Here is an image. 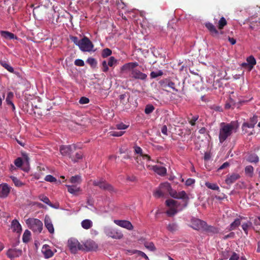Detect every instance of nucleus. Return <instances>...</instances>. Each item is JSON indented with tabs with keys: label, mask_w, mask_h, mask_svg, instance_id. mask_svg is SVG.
<instances>
[{
	"label": "nucleus",
	"mask_w": 260,
	"mask_h": 260,
	"mask_svg": "<svg viewBox=\"0 0 260 260\" xmlns=\"http://www.w3.org/2000/svg\"><path fill=\"white\" fill-rule=\"evenodd\" d=\"M238 127L237 124L234 121L230 123H221L219 134V142L222 143L233 133L236 132Z\"/></svg>",
	"instance_id": "nucleus-1"
},
{
	"label": "nucleus",
	"mask_w": 260,
	"mask_h": 260,
	"mask_svg": "<svg viewBox=\"0 0 260 260\" xmlns=\"http://www.w3.org/2000/svg\"><path fill=\"white\" fill-rule=\"evenodd\" d=\"M26 223L28 228L34 232L40 233L43 229V223L38 219L30 218L26 220Z\"/></svg>",
	"instance_id": "nucleus-2"
},
{
	"label": "nucleus",
	"mask_w": 260,
	"mask_h": 260,
	"mask_svg": "<svg viewBox=\"0 0 260 260\" xmlns=\"http://www.w3.org/2000/svg\"><path fill=\"white\" fill-rule=\"evenodd\" d=\"M166 205L169 207V209L167 211L169 216L175 215L178 211L182 209V208H179L178 202L174 200L170 199L166 201Z\"/></svg>",
	"instance_id": "nucleus-3"
},
{
	"label": "nucleus",
	"mask_w": 260,
	"mask_h": 260,
	"mask_svg": "<svg viewBox=\"0 0 260 260\" xmlns=\"http://www.w3.org/2000/svg\"><path fill=\"white\" fill-rule=\"evenodd\" d=\"M104 232L107 236L114 239H120L123 237V234L120 231L109 226L104 228Z\"/></svg>",
	"instance_id": "nucleus-4"
},
{
	"label": "nucleus",
	"mask_w": 260,
	"mask_h": 260,
	"mask_svg": "<svg viewBox=\"0 0 260 260\" xmlns=\"http://www.w3.org/2000/svg\"><path fill=\"white\" fill-rule=\"evenodd\" d=\"M94 45L90 40L86 37L81 39L79 44V49L83 52L94 51L93 50Z\"/></svg>",
	"instance_id": "nucleus-5"
},
{
	"label": "nucleus",
	"mask_w": 260,
	"mask_h": 260,
	"mask_svg": "<svg viewBox=\"0 0 260 260\" xmlns=\"http://www.w3.org/2000/svg\"><path fill=\"white\" fill-rule=\"evenodd\" d=\"M169 193L170 196L174 198L183 200V201L184 202L183 207H186L188 204L189 197L185 191L183 190L180 191H176V190H173L171 187V190L169 191Z\"/></svg>",
	"instance_id": "nucleus-6"
},
{
	"label": "nucleus",
	"mask_w": 260,
	"mask_h": 260,
	"mask_svg": "<svg viewBox=\"0 0 260 260\" xmlns=\"http://www.w3.org/2000/svg\"><path fill=\"white\" fill-rule=\"evenodd\" d=\"M68 246L72 253H76L78 250H82L83 246L74 238L70 239L68 241Z\"/></svg>",
	"instance_id": "nucleus-7"
},
{
	"label": "nucleus",
	"mask_w": 260,
	"mask_h": 260,
	"mask_svg": "<svg viewBox=\"0 0 260 260\" xmlns=\"http://www.w3.org/2000/svg\"><path fill=\"white\" fill-rule=\"evenodd\" d=\"M171 190V186L168 182H165L161 184L158 188L154 192L153 195L155 198H159L163 197L166 192H169Z\"/></svg>",
	"instance_id": "nucleus-8"
},
{
	"label": "nucleus",
	"mask_w": 260,
	"mask_h": 260,
	"mask_svg": "<svg viewBox=\"0 0 260 260\" xmlns=\"http://www.w3.org/2000/svg\"><path fill=\"white\" fill-rule=\"evenodd\" d=\"M190 226L194 230L200 231L203 230L206 227V222L198 218H192L190 222Z\"/></svg>",
	"instance_id": "nucleus-9"
},
{
	"label": "nucleus",
	"mask_w": 260,
	"mask_h": 260,
	"mask_svg": "<svg viewBox=\"0 0 260 260\" xmlns=\"http://www.w3.org/2000/svg\"><path fill=\"white\" fill-rule=\"evenodd\" d=\"M93 184L94 186H99L100 188L109 190L113 191V188L110 184L107 183L103 179H98L94 180Z\"/></svg>",
	"instance_id": "nucleus-10"
},
{
	"label": "nucleus",
	"mask_w": 260,
	"mask_h": 260,
	"mask_svg": "<svg viewBox=\"0 0 260 260\" xmlns=\"http://www.w3.org/2000/svg\"><path fill=\"white\" fill-rule=\"evenodd\" d=\"M256 61L253 55H250L246 58V62H243L241 66L243 68H245L250 71L252 70L254 66L256 64Z\"/></svg>",
	"instance_id": "nucleus-11"
},
{
	"label": "nucleus",
	"mask_w": 260,
	"mask_h": 260,
	"mask_svg": "<svg viewBox=\"0 0 260 260\" xmlns=\"http://www.w3.org/2000/svg\"><path fill=\"white\" fill-rule=\"evenodd\" d=\"M138 66V63L137 62H131L125 63L121 68V71L123 73H128L131 72L132 74L133 71H134L137 67Z\"/></svg>",
	"instance_id": "nucleus-12"
},
{
	"label": "nucleus",
	"mask_w": 260,
	"mask_h": 260,
	"mask_svg": "<svg viewBox=\"0 0 260 260\" xmlns=\"http://www.w3.org/2000/svg\"><path fill=\"white\" fill-rule=\"evenodd\" d=\"M75 149V147L71 145L61 146L60 147V152L62 155L68 156L70 158L71 157V154Z\"/></svg>",
	"instance_id": "nucleus-13"
},
{
	"label": "nucleus",
	"mask_w": 260,
	"mask_h": 260,
	"mask_svg": "<svg viewBox=\"0 0 260 260\" xmlns=\"http://www.w3.org/2000/svg\"><path fill=\"white\" fill-rule=\"evenodd\" d=\"M82 245L84 247L83 250L87 251L94 250L98 248V245L96 243L91 240H87Z\"/></svg>",
	"instance_id": "nucleus-14"
},
{
	"label": "nucleus",
	"mask_w": 260,
	"mask_h": 260,
	"mask_svg": "<svg viewBox=\"0 0 260 260\" xmlns=\"http://www.w3.org/2000/svg\"><path fill=\"white\" fill-rule=\"evenodd\" d=\"M114 222L117 225L128 230H132L134 228L131 222L127 220H114Z\"/></svg>",
	"instance_id": "nucleus-15"
},
{
	"label": "nucleus",
	"mask_w": 260,
	"mask_h": 260,
	"mask_svg": "<svg viewBox=\"0 0 260 260\" xmlns=\"http://www.w3.org/2000/svg\"><path fill=\"white\" fill-rule=\"evenodd\" d=\"M22 251L21 249L16 248L9 249L7 252V255L11 259L19 257L22 255Z\"/></svg>",
	"instance_id": "nucleus-16"
},
{
	"label": "nucleus",
	"mask_w": 260,
	"mask_h": 260,
	"mask_svg": "<svg viewBox=\"0 0 260 260\" xmlns=\"http://www.w3.org/2000/svg\"><path fill=\"white\" fill-rule=\"evenodd\" d=\"M10 191V187L6 183L0 184V198H6Z\"/></svg>",
	"instance_id": "nucleus-17"
},
{
	"label": "nucleus",
	"mask_w": 260,
	"mask_h": 260,
	"mask_svg": "<svg viewBox=\"0 0 260 260\" xmlns=\"http://www.w3.org/2000/svg\"><path fill=\"white\" fill-rule=\"evenodd\" d=\"M44 224L46 229L50 234H53L54 232V226L52 220L50 217L46 215L44 219Z\"/></svg>",
	"instance_id": "nucleus-18"
},
{
	"label": "nucleus",
	"mask_w": 260,
	"mask_h": 260,
	"mask_svg": "<svg viewBox=\"0 0 260 260\" xmlns=\"http://www.w3.org/2000/svg\"><path fill=\"white\" fill-rule=\"evenodd\" d=\"M136 162L135 163V166L140 169L141 170L144 168V162L145 160H148L146 158H144L142 155H137L134 157Z\"/></svg>",
	"instance_id": "nucleus-19"
},
{
	"label": "nucleus",
	"mask_w": 260,
	"mask_h": 260,
	"mask_svg": "<svg viewBox=\"0 0 260 260\" xmlns=\"http://www.w3.org/2000/svg\"><path fill=\"white\" fill-rule=\"evenodd\" d=\"M130 76L132 78L140 80H145L146 79L147 77L146 74L142 73L139 70L136 69H135V70L133 71V74H131Z\"/></svg>",
	"instance_id": "nucleus-20"
},
{
	"label": "nucleus",
	"mask_w": 260,
	"mask_h": 260,
	"mask_svg": "<svg viewBox=\"0 0 260 260\" xmlns=\"http://www.w3.org/2000/svg\"><path fill=\"white\" fill-rule=\"evenodd\" d=\"M42 252L46 258L51 257L53 255V252L47 245H44L42 248Z\"/></svg>",
	"instance_id": "nucleus-21"
},
{
	"label": "nucleus",
	"mask_w": 260,
	"mask_h": 260,
	"mask_svg": "<svg viewBox=\"0 0 260 260\" xmlns=\"http://www.w3.org/2000/svg\"><path fill=\"white\" fill-rule=\"evenodd\" d=\"M257 116H253L250 119L249 122H244L242 125V127H248V128H253L254 127L255 124L257 122Z\"/></svg>",
	"instance_id": "nucleus-22"
},
{
	"label": "nucleus",
	"mask_w": 260,
	"mask_h": 260,
	"mask_svg": "<svg viewBox=\"0 0 260 260\" xmlns=\"http://www.w3.org/2000/svg\"><path fill=\"white\" fill-rule=\"evenodd\" d=\"M239 178L240 175L238 174L233 173L227 177L226 179H225V183L229 185L235 182Z\"/></svg>",
	"instance_id": "nucleus-23"
},
{
	"label": "nucleus",
	"mask_w": 260,
	"mask_h": 260,
	"mask_svg": "<svg viewBox=\"0 0 260 260\" xmlns=\"http://www.w3.org/2000/svg\"><path fill=\"white\" fill-rule=\"evenodd\" d=\"M11 229L14 232L20 233L22 228L19 222L17 220H13L11 223Z\"/></svg>",
	"instance_id": "nucleus-24"
},
{
	"label": "nucleus",
	"mask_w": 260,
	"mask_h": 260,
	"mask_svg": "<svg viewBox=\"0 0 260 260\" xmlns=\"http://www.w3.org/2000/svg\"><path fill=\"white\" fill-rule=\"evenodd\" d=\"M0 34L3 38L7 40L17 39V37L9 31L1 30Z\"/></svg>",
	"instance_id": "nucleus-25"
},
{
	"label": "nucleus",
	"mask_w": 260,
	"mask_h": 260,
	"mask_svg": "<svg viewBox=\"0 0 260 260\" xmlns=\"http://www.w3.org/2000/svg\"><path fill=\"white\" fill-rule=\"evenodd\" d=\"M152 170L159 175L164 176L167 173L166 168L162 166H154L152 167Z\"/></svg>",
	"instance_id": "nucleus-26"
},
{
	"label": "nucleus",
	"mask_w": 260,
	"mask_h": 260,
	"mask_svg": "<svg viewBox=\"0 0 260 260\" xmlns=\"http://www.w3.org/2000/svg\"><path fill=\"white\" fill-rule=\"evenodd\" d=\"M245 220L244 217H240L239 218L236 219L230 226L229 230L231 231L235 230L242 222V220Z\"/></svg>",
	"instance_id": "nucleus-27"
},
{
	"label": "nucleus",
	"mask_w": 260,
	"mask_h": 260,
	"mask_svg": "<svg viewBox=\"0 0 260 260\" xmlns=\"http://www.w3.org/2000/svg\"><path fill=\"white\" fill-rule=\"evenodd\" d=\"M242 228L246 234H248V231L252 226V223L250 221L247 220L246 221H242Z\"/></svg>",
	"instance_id": "nucleus-28"
},
{
	"label": "nucleus",
	"mask_w": 260,
	"mask_h": 260,
	"mask_svg": "<svg viewBox=\"0 0 260 260\" xmlns=\"http://www.w3.org/2000/svg\"><path fill=\"white\" fill-rule=\"evenodd\" d=\"M134 149L135 154H137V155H142L143 156L144 158H146L148 159V160H150V156L146 154H144L141 147L138 146H135L134 147Z\"/></svg>",
	"instance_id": "nucleus-29"
},
{
	"label": "nucleus",
	"mask_w": 260,
	"mask_h": 260,
	"mask_svg": "<svg viewBox=\"0 0 260 260\" xmlns=\"http://www.w3.org/2000/svg\"><path fill=\"white\" fill-rule=\"evenodd\" d=\"M82 227L85 230L90 229L93 225L92 221L90 219H84L81 223Z\"/></svg>",
	"instance_id": "nucleus-30"
},
{
	"label": "nucleus",
	"mask_w": 260,
	"mask_h": 260,
	"mask_svg": "<svg viewBox=\"0 0 260 260\" xmlns=\"http://www.w3.org/2000/svg\"><path fill=\"white\" fill-rule=\"evenodd\" d=\"M68 187V191L72 194H75L80 191V188L76 185H66Z\"/></svg>",
	"instance_id": "nucleus-31"
},
{
	"label": "nucleus",
	"mask_w": 260,
	"mask_h": 260,
	"mask_svg": "<svg viewBox=\"0 0 260 260\" xmlns=\"http://www.w3.org/2000/svg\"><path fill=\"white\" fill-rule=\"evenodd\" d=\"M205 185L206 187H207L208 188L213 190H216L218 191H219V187L217 185V184L214 183H210L209 182H205Z\"/></svg>",
	"instance_id": "nucleus-32"
},
{
	"label": "nucleus",
	"mask_w": 260,
	"mask_h": 260,
	"mask_svg": "<svg viewBox=\"0 0 260 260\" xmlns=\"http://www.w3.org/2000/svg\"><path fill=\"white\" fill-rule=\"evenodd\" d=\"M14 94L12 92H9L7 94V96L6 99V101L8 105H11L13 108L15 109V106L14 104L12 103L11 100L13 98Z\"/></svg>",
	"instance_id": "nucleus-33"
},
{
	"label": "nucleus",
	"mask_w": 260,
	"mask_h": 260,
	"mask_svg": "<svg viewBox=\"0 0 260 260\" xmlns=\"http://www.w3.org/2000/svg\"><path fill=\"white\" fill-rule=\"evenodd\" d=\"M31 236V233L28 230H26L23 235L22 237V240L24 243L28 242L30 239Z\"/></svg>",
	"instance_id": "nucleus-34"
},
{
	"label": "nucleus",
	"mask_w": 260,
	"mask_h": 260,
	"mask_svg": "<svg viewBox=\"0 0 260 260\" xmlns=\"http://www.w3.org/2000/svg\"><path fill=\"white\" fill-rule=\"evenodd\" d=\"M206 26L212 34L216 35L218 34V31L216 30L215 26L212 23H207L206 24Z\"/></svg>",
	"instance_id": "nucleus-35"
},
{
	"label": "nucleus",
	"mask_w": 260,
	"mask_h": 260,
	"mask_svg": "<svg viewBox=\"0 0 260 260\" xmlns=\"http://www.w3.org/2000/svg\"><path fill=\"white\" fill-rule=\"evenodd\" d=\"M10 178L16 186L21 187L24 184L17 178L14 176H11Z\"/></svg>",
	"instance_id": "nucleus-36"
},
{
	"label": "nucleus",
	"mask_w": 260,
	"mask_h": 260,
	"mask_svg": "<svg viewBox=\"0 0 260 260\" xmlns=\"http://www.w3.org/2000/svg\"><path fill=\"white\" fill-rule=\"evenodd\" d=\"M167 229L169 231L174 232L178 230V226L175 223H170L168 225Z\"/></svg>",
	"instance_id": "nucleus-37"
},
{
	"label": "nucleus",
	"mask_w": 260,
	"mask_h": 260,
	"mask_svg": "<svg viewBox=\"0 0 260 260\" xmlns=\"http://www.w3.org/2000/svg\"><path fill=\"white\" fill-rule=\"evenodd\" d=\"M247 160L250 162H257L258 161V157L255 154H250L248 156Z\"/></svg>",
	"instance_id": "nucleus-38"
},
{
	"label": "nucleus",
	"mask_w": 260,
	"mask_h": 260,
	"mask_svg": "<svg viewBox=\"0 0 260 260\" xmlns=\"http://www.w3.org/2000/svg\"><path fill=\"white\" fill-rule=\"evenodd\" d=\"M229 260H246V259L244 256H241L240 257L238 254L235 252H233Z\"/></svg>",
	"instance_id": "nucleus-39"
},
{
	"label": "nucleus",
	"mask_w": 260,
	"mask_h": 260,
	"mask_svg": "<svg viewBox=\"0 0 260 260\" xmlns=\"http://www.w3.org/2000/svg\"><path fill=\"white\" fill-rule=\"evenodd\" d=\"M163 75V72L161 70L157 71H153L150 73V76L152 78H155L157 77L161 76Z\"/></svg>",
	"instance_id": "nucleus-40"
},
{
	"label": "nucleus",
	"mask_w": 260,
	"mask_h": 260,
	"mask_svg": "<svg viewBox=\"0 0 260 260\" xmlns=\"http://www.w3.org/2000/svg\"><path fill=\"white\" fill-rule=\"evenodd\" d=\"M1 65L11 73L14 72V69L5 61H1Z\"/></svg>",
	"instance_id": "nucleus-41"
},
{
	"label": "nucleus",
	"mask_w": 260,
	"mask_h": 260,
	"mask_svg": "<svg viewBox=\"0 0 260 260\" xmlns=\"http://www.w3.org/2000/svg\"><path fill=\"white\" fill-rule=\"evenodd\" d=\"M112 54V51L109 48H105L103 49L102 52V56L103 57L105 58L109 56Z\"/></svg>",
	"instance_id": "nucleus-42"
},
{
	"label": "nucleus",
	"mask_w": 260,
	"mask_h": 260,
	"mask_svg": "<svg viewBox=\"0 0 260 260\" xmlns=\"http://www.w3.org/2000/svg\"><path fill=\"white\" fill-rule=\"evenodd\" d=\"M203 231H206L208 232H210V233H215L217 232V230L216 228H215L214 227L212 226L208 225L206 222V227L203 229Z\"/></svg>",
	"instance_id": "nucleus-43"
},
{
	"label": "nucleus",
	"mask_w": 260,
	"mask_h": 260,
	"mask_svg": "<svg viewBox=\"0 0 260 260\" xmlns=\"http://www.w3.org/2000/svg\"><path fill=\"white\" fill-rule=\"evenodd\" d=\"M154 110V107L152 105H147L145 109V113L146 114H149Z\"/></svg>",
	"instance_id": "nucleus-44"
},
{
	"label": "nucleus",
	"mask_w": 260,
	"mask_h": 260,
	"mask_svg": "<svg viewBox=\"0 0 260 260\" xmlns=\"http://www.w3.org/2000/svg\"><path fill=\"white\" fill-rule=\"evenodd\" d=\"M82 157V154L81 152H77L75 156L72 155L71 158L73 161L76 162L78 160L81 159Z\"/></svg>",
	"instance_id": "nucleus-45"
},
{
	"label": "nucleus",
	"mask_w": 260,
	"mask_h": 260,
	"mask_svg": "<svg viewBox=\"0 0 260 260\" xmlns=\"http://www.w3.org/2000/svg\"><path fill=\"white\" fill-rule=\"evenodd\" d=\"M81 181V177L78 175L73 176L71 178V182L72 183H80Z\"/></svg>",
	"instance_id": "nucleus-46"
},
{
	"label": "nucleus",
	"mask_w": 260,
	"mask_h": 260,
	"mask_svg": "<svg viewBox=\"0 0 260 260\" xmlns=\"http://www.w3.org/2000/svg\"><path fill=\"white\" fill-rule=\"evenodd\" d=\"M245 173L249 176H251L253 172V168L251 166H248L245 169Z\"/></svg>",
	"instance_id": "nucleus-47"
},
{
	"label": "nucleus",
	"mask_w": 260,
	"mask_h": 260,
	"mask_svg": "<svg viewBox=\"0 0 260 260\" xmlns=\"http://www.w3.org/2000/svg\"><path fill=\"white\" fill-rule=\"evenodd\" d=\"M226 21L224 17H221L218 22V27L219 29H222L226 24Z\"/></svg>",
	"instance_id": "nucleus-48"
},
{
	"label": "nucleus",
	"mask_w": 260,
	"mask_h": 260,
	"mask_svg": "<svg viewBox=\"0 0 260 260\" xmlns=\"http://www.w3.org/2000/svg\"><path fill=\"white\" fill-rule=\"evenodd\" d=\"M145 246L146 248L150 250V251H154L155 250V246L152 242L145 243Z\"/></svg>",
	"instance_id": "nucleus-49"
},
{
	"label": "nucleus",
	"mask_w": 260,
	"mask_h": 260,
	"mask_svg": "<svg viewBox=\"0 0 260 260\" xmlns=\"http://www.w3.org/2000/svg\"><path fill=\"white\" fill-rule=\"evenodd\" d=\"M45 180L49 182H55L56 179L51 175H48L45 177Z\"/></svg>",
	"instance_id": "nucleus-50"
},
{
	"label": "nucleus",
	"mask_w": 260,
	"mask_h": 260,
	"mask_svg": "<svg viewBox=\"0 0 260 260\" xmlns=\"http://www.w3.org/2000/svg\"><path fill=\"white\" fill-rule=\"evenodd\" d=\"M124 134L123 132H115V131H112L110 132L109 134L110 136H113V137H120L123 135Z\"/></svg>",
	"instance_id": "nucleus-51"
},
{
	"label": "nucleus",
	"mask_w": 260,
	"mask_h": 260,
	"mask_svg": "<svg viewBox=\"0 0 260 260\" xmlns=\"http://www.w3.org/2000/svg\"><path fill=\"white\" fill-rule=\"evenodd\" d=\"M39 199L41 201L43 202L44 203L48 205H49V204L51 203L49 198L46 196H40Z\"/></svg>",
	"instance_id": "nucleus-52"
},
{
	"label": "nucleus",
	"mask_w": 260,
	"mask_h": 260,
	"mask_svg": "<svg viewBox=\"0 0 260 260\" xmlns=\"http://www.w3.org/2000/svg\"><path fill=\"white\" fill-rule=\"evenodd\" d=\"M117 62V60L113 56H111L108 60V64L110 67H112Z\"/></svg>",
	"instance_id": "nucleus-53"
},
{
	"label": "nucleus",
	"mask_w": 260,
	"mask_h": 260,
	"mask_svg": "<svg viewBox=\"0 0 260 260\" xmlns=\"http://www.w3.org/2000/svg\"><path fill=\"white\" fill-rule=\"evenodd\" d=\"M198 115H194L192 117V118L189 120V123L192 125L193 126L196 124V122L199 119Z\"/></svg>",
	"instance_id": "nucleus-54"
},
{
	"label": "nucleus",
	"mask_w": 260,
	"mask_h": 260,
	"mask_svg": "<svg viewBox=\"0 0 260 260\" xmlns=\"http://www.w3.org/2000/svg\"><path fill=\"white\" fill-rule=\"evenodd\" d=\"M71 40H72V42H74V43L76 45L79 47V44H80L81 40H79L77 37H71Z\"/></svg>",
	"instance_id": "nucleus-55"
},
{
	"label": "nucleus",
	"mask_w": 260,
	"mask_h": 260,
	"mask_svg": "<svg viewBox=\"0 0 260 260\" xmlns=\"http://www.w3.org/2000/svg\"><path fill=\"white\" fill-rule=\"evenodd\" d=\"M15 166L18 168L21 167L22 165V160L20 157L17 158L14 161Z\"/></svg>",
	"instance_id": "nucleus-56"
},
{
	"label": "nucleus",
	"mask_w": 260,
	"mask_h": 260,
	"mask_svg": "<svg viewBox=\"0 0 260 260\" xmlns=\"http://www.w3.org/2000/svg\"><path fill=\"white\" fill-rule=\"evenodd\" d=\"M75 64L79 67H83L84 66V62L83 60L77 59L75 61Z\"/></svg>",
	"instance_id": "nucleus-57"
},
{
	"label": "nucleus",
	"mask_w": 260,
	"mask_h": 260,
	"mask_svg": "<svg viewBox=\"0 0 260 260\" xmlns=\"http://www.w3.org/2000/svg\"><path fill=\"white\" fill-rule=\"evenodd\" d=\"M102 66H103V68H102L103 71L104 72H107L109 70V68H108L109 66L106 61L104 60L102 62Z\"/></svg>",
	"instance_id": "nucleus-58"
},
{
	"label": "nucleus",
	"mask_w": 260,
	"mask_h": 260,
	"mask_svg": "<svg viewBox=\"0 0 260 260\" xmlns=\"http://www.w3.org/2000/svg\"><path fill=\"white\" fill-rule=\"evenodd\" d=\"M116 127L118 129H125L128 127V125L124 124L123 123L117 124Z\"/></svg>",
	"instance_id": "nucleus-59"
},
{
	"label": "nucleus",
	"mask_w": 260,
	"mask_h": 260,
	"mask_svg": "<svg viewBox=\"0 0 260 260\" xmlns=\"http://www.w3.org/2000/svg\"><path fill=\"white\" fill-rule=\"evenodd\" d=\"M195 182V180L192 178H188L185 181V185L187 186H191Z\"/></svg>",
	"instance_id": "nucleus-60"
},
{
	"label": "nucleus",
	"mask_w": 260,
	"mask_h": 260,
	"mask_svg": "<svg viewBox=\"0 0 260 260\" xmlns=\"http://www.w3.org/2000/svg\"><path fill=\"white\" fill-rule=\"evenodd\" d=\"M87 62L91 66H95L96 64V61L93 58H89L87 60Z\"/></svg>",
	"instance_id": "nucleus-61"
},
{
	"label": "nucleus",
	"mask_w": 260,
	"mask_h": 260,
	"mask_svg": "<svg viewBox=\"0 0 260 260\" xmlns=\"http://www.w3.org/2000/svg\"><path fill=\"white\" fill-rule=\"evenodd\" d=\"M89 102V100L86 97H82L79 100V103L81 104H87Z\"/></svg>",
	"instance_id": "nucleus-62"
},
{
	"label": "nucleus",
	"mask_w": 260,
	"mask_h": 260,
	"mask_svg": "<svg viewBox=\"0 0 260 260\" xmlns=\"http://www.w3.org/2000/svg\"><path fill=\"white\" fill-rule=\"evenodd\" d=\"M167 86L171 88L172 89L176 91H178V90L175 88V83L172 81H169L167 83Z\"/></svg>",
	"instance_id": "nucleus-63"
},
{
	"label": "nucleus",
	"mask_w": 260,
	"mask_h": 260,
	"mask_svg": "<svg viewBox=\"0 0 260 260\" xmlns=\"http://www.w3.org/2000/svg\"><path fill=\"white\" fill-rule=\"evenodd\" d=\"M167 130H168V129H167V126L164 125L161 127V132L163 134H164L165 135H167Z\"/></svg>",
	"instance_id": "nucleus-64"
}]
</instances>
